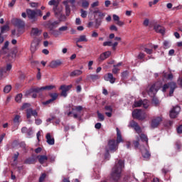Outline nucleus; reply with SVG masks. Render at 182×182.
Instances as JSON below:
<instances>
[{
	"instance_id": "obj_37",
	"label": "nucleus",
	"mask_w": 182,
	"mask_h": 182,
	"mask_svg": "<svg viewBox=\"0 0 182 182\" xmlns=\"http://www.w3.org/2000/svg\"><path fill=\"white\" fill-rule=\"evenodd\" d=\"M48 5H50V6H58V5H59V2L56 1V0H50L48 2Z\"/></svg>"
},
{
	"instance_id": "obj_8",
	"label": "nucleus",
	"mask_w": 182,
	"mask_h": 182,
	"mask_svg": "<svg viewBox=\"0 0 182 182\" xmlns=\"http://www.w3.org/2000/svg\"><path fill=\"white\" fill-rule=\"evenodd\" d=\"M163 122V118L161 117H155L152 119L151 123V127L152 129H156V127H159L160 123Z\"/></svg>"
},
{
	"instance_id": "obj_1",
	"label": "nucleus",
	"mask_w": 182,
	"mask_h": 182,
	"mask_svg": "<svg viewBox=\"0 0 182 182\" xmlns=\"http://www.w3.org/2000/svg\"><path fill=\"white\" fill-rule=\"evenodd\" d=\"M124 168V162L122 160H119L115 162V165L112 168L111 173V180L113 181H119L122 177V171Z\"/></svg>"
},
{
	"instance_id": "obj_13",
	"label": "nucleus",
	"mask_w": 182,
	"mask_h": 182,
	"mask_svg": "<svg viewBox=\"0 0 182 182\" xmlns=\"http://www.w3.org/2000/svg\"><path fill=\"white\" fill-rule=\"evenodd\" d=\"M129 126V127H132V129H134L138 134H140V133H141V128H140V126H139V124H137V122L134 121H131Z\"/></svg>"
},
{
	"instance_id": "obj_55",
	"label": "nucleus",
	"mask_w": 182,
	"mask_h": 182,
	"mask_svg": "<svg viewBox=\"0 0 182 182\" xmlns=\"http://www.w3.org/2000/svg\"><path fill=\"white\" fill-rule=\"evenodd\" d=\"M89 11H90V14H92H92H100V11L99 9H96L93 11V10H92V9L90 8Z\"/></svg>"
},
{
	"instance_id": "obj_56",
	"label": "nucleus",
	"mask_w": 182,
	"mask_h": 182,
	"mask_svg": "<svg viewBox=\"0 0 182 182\" xmlns=\"http://www.w3.org/2000/svg\"><path fill=\"white\" fill-rule=\"evenodd\" d=\"M60 22H65L66 21V16L65 15H61L59 19Z\"/></svg>"
},
{
	"instance_id": "obj_3",
	"label": "nucleus",
	"mask_w": 182,
	"mask_h": 182,
	"mask_svg": "<svg viewBox=\"0 0 182 182\" xmlns=\"http://www.w3.org/2000/svg\"><path fill=\"white\" fill-rule=\"evenodd\" d=\"M83 107L82 106H77L75 107H70V106L66 107V111L65 114H66L68 117L72 116L74 119H77L79 117V114L82 112Z\"/></svg>"
},
{
	"instance_id": "obj_64",
	"label": "nucleus",
	"mask_w": 182,
	"mask_h": 182,
	"mask_svg": "<svg viewBox=\"0 0 182 182\" xmlns=\"http://www.w3.org/2000/svg\"><path fill=\"white\" fill-rule=\"evenodd\" d=\"M177 132L178 134H181L182 133V125H180L178 128H177Z\"/></svg>"
},
{
	"instance_id": "obj_36",
	"label": "nucleus",
	"mask_w": 182,
	"mask_h": 182,
	"mask_svg": "<svg viewBox=\"0 0 182 182\" xmlns=\"http://www.w3.org/2000/svg\"><path fill=\"white\" fill-rule=\"evenodd\" d=\"M43 90H52L53 89H56V85H47L45 87H42Z\"/></svg>"
},
{
	"instance_id": "obj_4",
	"label": "nucleus",
	"mask_w": 182,
	"mask_h": 182,
	"mask_svg": "<svg viewBox=\"0 0 182 182\" xmlns=\"http://www.w3.org/2000/svg\"><path fill=\"white\" fill-rule=\"evenodd\" d=\"M132 117L138 120H144L147 117V114L141 109H135L132 112Z\"/></svg>"
},
{
	"instance_id": "obj_16",
	"label": "nucleus",
	"mask_w": 182,
	"mask_h": 182,
	"mask_svg": "<svg viewBox=\"0 0 182 182\" xmlns=\"http://www.w3.org/2000/svg\"><path fill=\"white\" fill-rule=\"evenodd\" d=\"M104 80H106V82H109L112 84L116 82V78L113 77V74L109 73L104 75Z\"/></svg>"
},
{
	"instance_id": "obj_50",
	"label": "nucleus",
	"mask_w": 182,
	"mask_h": 182,
	"mask_svg": "<svg viewBox=\"0 0 182 182\" xmlns=\"http://www.w3.org/2000/svg\"><path fill=\"white\" fill-rule=\"evenodd\" d=\"M119 70H120L117 67H116V65H114V68L112 70V73H114V75H117V72H119Z\"/></svg>"
},
{
	"instance_id": "obj_47",
	"label": "nucleus",
	"mask_w": 182,
	"mask_h": 182,
	"mask_svg": "<svg viewBox=\"0 0 182 182\" xmlns=\"http://www.w3.org/2000/svg\"><path fill=\"white\" fill-rule=\"evenodd\" d=\"M102 24V21L100 20H95V28H99V26Z\"/></svg>"
},
{
	"instance_id": "obj_14",
	"label": "nucleus",
	"mask_w": 182,
	"mask_h": 182,
	"mask_svg": "<svg viewBox=\"0 0 182 182\" xmlns=\"http://www.w3.org/2000/svg\"><path fill=\"white\" fill-rule=\"evenodd\" d=\"M112 55V52L106 51L100 54V57L98 58V62H103V60H106L107 58Z\"/></svg>"
},
{
	"instance_id": "obj_61",
	"label": "nucleus",
	"mask_w": 182,
	"mask_h": 182,
	"mask_svg": "<svg viewBox=\"0 0 182 182\" xmlns=\"http://www.w3.org/2000/svg\"><path fill=\"white\" fill-rule=\"evenodd\" d=\"M29 130V129H28L26 127H24L23 128H21V133H28V131Z\"/></svg>"
},
{
	"instance_id": "obj_42",
	"label": "nucleus",
	"mask_w": 182,
	"mask_h": 182,
	"mask_svg": "<svg viewBox=\"0 0 182 182\" xmlns=\"http://www.w3.org/2000/svg\"><path fill=\"white\" fill-rule=\"evenodd\" d=\"M11 89H12V87H11V85H6L4 89V93H9Z\"/></svg>"
},
{
	"instance_id": "obj_59",
	"label": "nucleus",
	"mask_w": 182,
	"mask_h": 182,
	"mask_svg": "<svg viewBox=\"0 0 182 182\" xmlns=\"http://www.w3.org/2000/svg\"><path fill=\"white\" fill-rule=\"evenodd\" d=\"M96 6H99V1H95L91 4V8H96Z\"/></svg>"
},
{
	"instance_id": "obj_44",
	"label": "nucleus",
	"mask_w": 182,
	"mask_h": 182,
	"mask_svg": "<svg viewBox=\"0 0 182 182\" xmlns=\"http://www.w3.org/2000/svg\"><path fill=\"white\" fill-rule=\"evenodd\" d=\"M45 178H46V173H43L39 178V182H43L45 181Z\"/></svg>"
},
{
	"instance_id": "obj_19",
	"label": "nucleus",
	"mask_w": 182,
	"mask_h": 182,
	"mask_svg": "<svg viewBox=\"0 0 182 182\" xmlns=\"http://www.w3.org/2000/svg\"><path fill=\"white\" fill-rule=\"evenodd\" d=\"M42 30L38 28H33L31 31V36H41Z\"/></svg>"
},
{
	"instance_id": "obj_33",
	"label": "nucleus",
	"mask_w": 182,
	"mask_h": 182,
	"mask_svg": "<svg viewBox=\"0 0 182 182\" xmlns=\"http://www.w3.org/2000/svg\"><path fill=\"white\" fill-rule=\"evenodd\" d=\"M79 42H87V38H86V36H80V37L77 39V43Z\"/></svg>"
},
{
	"instance_id": "obj_53",
	"label": "nucleus",
	"mask_w": 182,
	"mask_h": 182,
	"mask_svg": "<svg viewBox=\"0 0 182 182\" xmlns=\"http://www.w3.org/2000/svg\"><path fill=\"white\" fill-rule=\"evenodd\" d=\"M8 46H9V41H6L4 43V46L2 48L3 50H5V49H8Z\"/></svg>"
},
{
	"instance_id": "obj_6",
	"label": "nucleus",
	"mask_w": 182,
	"mask_h": 182,
	"mask_svg": "<svg viewBox=\"0 0 182 182\" xmlns=\"http://www.w3.org/2000/svg\"><path fill=\"white\" fill-rule=\"evenodd\" d=\"M160 82H156L149 87L148 90V95L151 96V97H154L157 92H159V89H160Z\"/></svg>"
},
{
	"instance_id": "obj_38",
	"label": "nucleus",
	"mask_w": 182,
	"mask_h": 182,
	"mask_svg": "<svg viewBox=\"0 0 182 182\" xmlns=\"http://www.w3.org/2000/svg\"><path fill=\"white\" fill-rule=\"evenodd\" d=\"M140 139H141V141H146V143H148V141H149V139L147 138V136H146V134H141L140 135Z\"/></svg>"
},
{
	"instance_id": "obj_28",
	"label": "nucleus",
	"mask_w": 182,
	"mask_h": 182,
	"mask_svg": "<svg viewBox=\"0 0 182 182\" xmlns=\"http://www.w3.org/2000/svg\"><path fill=\"white\" fill-rule=\"evenodd\" d=\"M23 33V31H21V28H18L12 30L11 31V35L13 36H16V38H19V36H21V35H22Z\"/></svg>"
},
{
	"instance_id": "obj_49",
	"label": "nucleus",
	"mask_w": 182,
	"mask_h": 182,
	"mask_svg": "<svg viewBox=\"0 0 182 182\" xmlns=\"http://www.w3.org/2000/svg\"><path fill=\"white\" fill-rule=\"evenodd\" d=\"M30 6H31V8H38V6H39V4L31 2L30 3Z\"/></svg>"
},
{
	"instance_id": "obj_11",
	"label": "nucleus",
	"mask_w": 182,
	"mask_h": 182,
	"mask_svg": "<svg viewBox=\"0 0 182 182\" xmlns=\"http://www.w3.org/2000/svg\"><path fill=\"white\" fill-rule=\"evenodd\" d=\"M73 87L72 85H63L60 86V89L62 90L61 92V96H63V97H66L68 96V92L70 90V88Z\"/></svg>"
},
{
	"instance_id": "obj_18",
	"label": "nucleus",
	"mask_w": 182,
	"mask_h": 182,
	"mask_svg": "<svg viewBox=\"0 0 182 182\" xmlns=\"http://www.w3.org/2000/svg\"><path fill=\"white\" fill-rule=\"evenodd\" d=\"M169 87H170V92H169V96H173V94L174 93V90L177 89V83L175 82H171L168 83Z\"/></svg>"
},
{
	"instance_id": "obj_54",
	"label": "nucleus",
	"mask_w": 182,
	"mask_h": 182,
	"mask_svg": "<svg viewBox=\"0 0 182 182\" xmlns=\"http://www.w3.org/2000/svg\"><path fill=\"white\" fill-rule=\"evenodd\" d=\"M67 29H68V26H65L60 27L58 31H60V32H65V31H66Z\"/></svg>"
},
{
	"instance_id": "obj_57",
	"label": "nucleus",
	"mask_w": 182,
	"mask_h": 182,
	"mask_svg": "<svg viewBox=\"0 0 182 182\" xmlns=\"http://www.w3.org/2000/svg\"><path fill=\"white\" fill-rule=\"evenodd\" d=\"M103 46H112V41H105L103 43Z\"/></svg>"
},
{
	"instance_id": "obj_39",
	"label": "nucleus",
	"mask_w": 182,
	"mask_h": 182,
	"mask_svg": "<svg viewBox=\"0 0 182 182\" xmlns=\"http://www.w3.org/2000/svg\"><path fill=\"white\" fill-rule=\"evenodd\" d=\"M97 114L98 116L100 122H103L105 120V115H103V114L100 113L99 111H97Z\"/></svg>"
},
{
	"instance_id": "obj_9",
	"label": "nucleus",
	"mask_w": 182,
	"mask_h": 182,
	"mask_svg": "<svg viewBox=\"0 0 182 182\" xmlns=\"http://www.w3.org/2000/svg\"><path fill=\"white\" fill-rule=\"evenodd\" d=\"M181 111V108L178 106H176L172 108L170 111L169 116L171 119H176L177 116H178L180 112Z\"/></svg>"
},
{
	"instance_id": "obj_27",
	"label": "nucleus",
	"mask_w": 182,
	"mask_h": 182,
	"mask_svg": "<svg viewBox=\"0 0 182 182\" xmlns=\"http://www.w3.org/2000/svg\"><path fill=\"white\" fill-rule=\"evenodd\" d=\"M53 11L55 15H60V13L63 11V8L59 7V4H57V6L53 7Z\"/></svg>"
},
{
	"instance_id": "obj_58",
	"label": "nucleus",
	"mask_w": 182,
	"mask_h": 182,
	"mask_svg": "<svg viewBox=\"0 0 182 182\" xmlns=\"http://www.w3.org/2000/svg\"><path fill=\"white\" fill-rule=\"evenodd\" d=\"M92 65H93V60L89 61V63H88V69H89L90 70H92V69H93V68H92Z\"/></svg>"
},
{
	"instance_id": "obj_22",
	"label": "nucleus",
	"mask_w": 182,
	"mask_h": 182,
	"mask_svg": "<svg viewBox=\"0 0 182 182\" xmlns=\"http://www.w3.org/2000/svg\"><path fill=\"white\" fill-rule=\"evenodd\" d=\"M62 65V61L60 60H55L50 63V68H52V69H55L58 68V66H60Z\"/></svg>"
},
{
	"instance_id": "obj_7",
	"label": "nucleus",
	"mask_w": 182,
	"mask_h": 182,
	"mask_svg": "<svg viewBox=\"0 0 182 182\" xmlns=\"http://www.w3.org/2000/svg\"><path fill=\"white\" fill-rule=\"evenodd\" d=\"M11 23L14 26H17L18 29H23L25 28V21L23 20L20 19V18H13L11 20Z\"/></svg>"
},
{
	"instance_id": "obj_34",
	"label": "nucleus",
	"mask_w": 182,
	"mask_h": 182,
	"mask_svg": "<svg viewBox=\"0 0 182 182\" xmlns=\"http://www.w3.org/2000/svg\"><path fill=\"white\" fill-rule=\"evenodd\" d=\"M14 124H19L22 119H21V117L19 115H16L13 119Z\"/></svg>"
},
{
	"instance_id": "obj_63",
	"label": "nucleus",
	"mask_w": 182,
	"mask_h": 182,
	"mask_svg": "<svg viewBox=\"0 0 182 182\" xmlns=\"http://www.w3.org/2000/svg\"><path fill=\"white\" fill-rule=\"evenodd\" d=\"M149 22H150V21H149V18H146V19H145V20L144 21L143 25H144V26H149Z\"/></svg>"
},
{
	"instance_id": "obj_40",
	"label": "nucleus",
	"mask_w": 182,
	"mask_h": 182,
	"mask_svg": "<svg viewBox=\"0 0 182 182\" xmlns=\"http://www.w3.org/2000/svg\"><path fill=\"white\" fill-rule=\"evenodd\" d=\"M15 100L17 103H21V100H22V94L17 95L15 97Z\"/></svg>"
},
{
	"instance_id": "obj_48",
	"label": "nucleus",
	"mask_w": 182,
	"mask_h": 182,
	"mask_svg": "<svg viewBox=\"0 0 182 182\" xmlns=\"http://www.w3.org/2000/svg\"><path fill=\"white\" fill-rule=\"evenodd\" d=\"M50 16V13L48 11V12L46 13V15H44L43 16V21H46L48 19V18H49Z\"/></svg>"
},
{
	"instance_id": "obj_26",
	"label": "nucleus",
	"mask_w": 182,
	"mask_h": 182,
	"mask_svg": "<svg viewBox=\"0 0 182 182\" xmlns=\"http://www.w3.org/2000/svg\"><path fill=\"white\" fill-rule=\"evenodd\" d=\"M12 70V65L11 63L7 64L6 66L1 68V72L4 73H9Z\"/></svg>"
},
{
	"instance_id": "obj_52",
	"label": "nucleus",
	"mask_w": 182,
	"mask_h": 182,
	"mask_svg": "<svg viewBox=\"0 0 182 182\" xmlns=\"http://www.w3.org/2000/svg\"><path fill=\"white\" fill-rule=\"evenodd\" d=\"M139 137H137V141H134V147L136 148V149H137V147H139Z\"/></svg>"
},
{
	"instance_id": "obj_60",
	"label": "nucleus",
	"mask_w": 182,
	"mask_h": 182,
	"mask_svg": "<svg viewBox=\"0 0 182 182\" xmlns=\"http://www.w3.org/2000/svg\"><path fill=\"white\" fill-rule=\"evenodd\" d=\"M110 31H115V32H117V27L114 25H112L109 27Z\"/></svg>"
},
{
	"instance_id": "obj_31",
	"label": "nucleus",
	"mask_w": 182,
	"mask_h": 182,
	"mask_svg": "<svg viewBox=\"0 0 182 182\" xmlns=\"http://www.w3.org/2000/svg\"><path fill=\"white\" fill-rule=\"evenodd\" d=\"M42 90H43V89H42V87H41L31 88L28 91V94L31 95V93H39L40 92H42Z\"/></svg>"
},
{
	"instance_id": "obj_41",
	"label": "nucleus",
	"mask_w": 182,
	"mask_h": 182,
	"mask_svg": "<svg viewBox=\"0 0 182 182\" xmlns=\"http://www.w3.org/2000/svg\"><path fill=\"white\" fill-rule=\"evenodd\" d=\"M90 79L92 80H98V79H100V75H91Z\"/></svg>"
},
{
	"instance_id": "obj_30",
	"label": "nucleus",
	"mask_w": 182,
	"mask_h": 182,
	"mask_svg": "<svg viewBox=\"0 0 182 182\" xmlns=\"http://www.w3.org/2000/svg\"><path fill=\"white\" fill-rule=\"evenodd\" d=\"M82 73H83V72H82V70H75L70 74V76H71V77H75V76H80V75H82Z\"/></svg>"
},
{
	"instance_id": "obj_32",
	"label": "nucleus",
	"mask_w": 182,
	"mask_h": 182,
	"mask_svg": "<svg viewBox=\"0 0 182 182\" xmlns=\"http://www.w3.org/2000/svg\"><path fill=\"white\" fill-rule=\"evenodd\" d=\"M142 156L144 157V159H146V160L150 159V152H149V151H147V149H145L144 151H142Z\"/></svg>"
},
{
	"instance_id": "obj_45",
	"label": "nucleus",
	"mask_w": 182,
	"mask_h": 182,
	"mask_svg": "<svg viewBox=\"0 0 182 182\" xmlns=\"http://www.w3.org/2000/svg\"><path fill=\"white\" fill-rule=\"evenodd\" d=\"M81 16L82 18H86L87 16V11L81 9Z\"/></svg>"
},
{
	"instance_id": "obj_20",
	"label": "nucleus",
	"mask_w": 182,
	"mask_h": 182,
	"mask_svg": "<svg viewBox=\"0 0 182 182\" xmlns=\"http://www.w3.org/2000/svg\"><path fill=\"white\" fill-rule=\"evenodd\" d=\"M46 139L48 144L50 146H53V144H55V138L50 135V133H47Z\"/></svg>"
},
{
	"instance_id": "obj_51",
	"label": "nucleus",
	"mask_w": 182,
	"mask_h": 182,
	"mask_svg": "<svg viewBox=\"0 0 182 182\" xmlns=\"http://www.w3.org/2000/svg\"><path fill=\"white\" fill-rule=\"evenodd\" d=\"M152 103L153 105H154L155 106H157V105H159V100L157 98L154 97L152 99Z\"/></svg>"
},
{
	"instance_id": "obj_43",
	"label": "nucleus",
	"mask_w": 182,
	"mask_h": 182,
	"mask_svg": "<svg viewBox=\"0 0 182 182\" xmlns=\"http://www.w3.org/2000/svg\"><path fill=\"white\" fill-rule=\"evenodd\" d=\"M82 8H85V9L89 8V1L86 0L82 1Z\"/></svg>"
},
{
	"instance_id": "obj_15",
	"label": "nucleus",
	"mask_w": 182,
	"mask_h": 182,
	"mask_svg": "<svg viewBox=\"0 0 182 182\" xmlns=\"http://www.w3.org/2000/svg\"><path fill=\"white\" fill-rule=\"evenodd\" d=\"M58 96H59V95H58V93H56V92L50 93V97H51V99L43 102V105H50V103H53V102H55V100H56V99H58Z\"/></svg>"
},
{
	"instance_id": "obj_46",
	"label": "nucleus",
	"mask_w": 182,
	"mask_h": 182,
	"mask_svg": "<svg viewBox=\"0 0 182 182\" xmlns=\"http://www.w3.org/2000/svg\"><path fill=\"white\" fill-rule=\"evenodd\" d=\"M144 52H146V53H147V55H151V53H153V49L145 48Z\"/></svg>"
},
{
	"instance_id": "obj_29",
	"label": "nucleus",
	"mask_w": 182,
	"mask_h": 182,
	"mask_svg": "<svg viewBox=\"0 0 182 182\" xmlns=\"http://www.w3.org/2000/svg\"><path fill=\"white\" fill-rule=\"evenodd\" d=\"M37 159H38L40 164H43L46 161H48V157L46 156V155H40V156H37Z\"/></svg>"
},
{
	"instance_id": "obj_17",
	"label": "nucleus",
	"mask_w": 182,
	"mask_h": 182,
	"mask_svg": "<svg viewBox=\"0 0 182 182\" xmlns=\"http://www.w3.org/2000/svg\"><path fill=\"white\" fill-rule=\"evenodd\" d=\"M154 29L157 33H161V35H164L166 32V28L159 24H155L154 26Z\"/></svg>"
},
{
	"instance_id": "obj_35",
	"label": "nucleus",
	"mask_w": 182,
	"mask_h": 182,
	"mask_svg": "<svg viewBox=\"0 0 182 182\" xmlns=\"http://www.w3.org/2000/svg\"><path fill=\"white\" fill-rule=\"evenodd\" d=\"M1 29V35H2L3 33H5V32H6L7 31H9V25H5L3 26L0 28Z\"/></svg>"
},
{
	"instance_id": "obj_5",
	"label": "nucleus",
	"mask_w": 182,
	"mask_h": 182,
	"mask_svg": "<svg viewBox=\"0 0 182 182\" xmlns=\"http://www.w3.org/2000/svg\"><path fill=\"white\" fill-rule=\"evenodd\" d=\"M118 148L119 147L116 141L110 140L109 141L108 144L105 148V150L107 154H109V151H110L111 153H114V151H116V150H117Z\"/></svg>"
},
{
	"instance_id": "obj_23",
	"label": "nucleus",
	"mask_w": 182,
	"mask_h": 182,
	"mask_svg": "<svg viewBox=\"0 0 182 182\" xmlns=\"http://www.w3.org/2000/svg\"><path fill=\"white\" fill-rule=\"evenodd\" d=\"M113 21L115 22L116 25L118 26H123L124 25V23L122 21H120V17L116 14H113L112 16Z\"/></svg>"
},
{
	"instance_id": "obj_62",
	"label": "nucleus",
	"mask_w": 182,
	"mask_h": 182,
	"mask_svg": "<svg viewBox=\"0 0 182 182\" xmlns=\"http://www.w3.org/2000/svg\"><path fill=\"white\" fill-rule=\"evenodd\" d=\"M105 109L107 112H113V108L111 106H105Z\"/></svg>"
},
{
	"instance_id": "obj_10",
	"label": "nucleus",
	"mask_w": 182,
	"mask_h": 182,
	"mask_svg": "<svg viewBox=\"0 0 182 182\" xmlns=\"http://www.w3.org/2000/svg\"><path fill=\"white\" fill-rule=\"evenodd\" d=\"M40 42H41V41L39 40V38H35L33 39V41L31 43V48H30L31 53H35V52H36V50H38V46H39Z\"/></svg>"
},
{
	"instance_id": "obj_24",
	"label": "nucleus",
	"mask_w": 182,
	"mask_h": 182,
	"mask_svg": "<svg viewBox=\"0 0 182 182\" xmlns=\"http://www.w3.org/2000/svg\"><path fill=\"white\" fill-rule=\"evenodd\" d=\"M63 5L65 6V14L67 16L70 15V6H69V0H65L63 2Z\"/></svg>"
},
{
	"instance_id": "obj_21",
	"label": "nucleus",
	"mask_w": 182,
	"mask_h": 182,
	"mask_svg": "<svg viewBox=\"0 0 182 182\" xmlns=\"http://www.w3.org/2000/svg\"><path fill=\"white\" fill-rule=\"evenodd\" d=\"M26 114H27V119H31L32 116H34V117H36L38 116V112L36 110L32 109V108H29L26 110Z\"/></svg>"
},
{
	"instance_id": "obj_25",
	"label": "nucleus",
	"mask_w": 182,
	"mask_h": 182,
	"mask_svg": "<svg viewBox=\"0 0 182 182\" xmlns=\"http://www.w3.org/2000/svg\"><path fill=\"white\" fill-rule=\"evenodd\" d=\"M117 130V144H119V143H122L123 141V138H122V132H120V129L119 128L116 129Z\"/></svg>"
},
{
	"instance_id": "obj_2",
	"label": "nucleus",
	"mask_w": 182,
	"mask_h": 182,
	"mask_svg": "<svg viewBox=\"0 0 182 182\" xmlns=\"http://www.w3.org/2000/svg\"><path fill=\"white\" fill-rule=\"evenodd\" d=\"M43 14L42 13V11L41 9H27L26 10V13L23 12L21 14L22 18H26V16H28V19L31 21V22H36L38 21V16L42 17Z\"/></svg>"
},
{
	"instance_id": "obj_12",
	"label": "nucleus",
	"mask_w": 182,
	"mask_h": 182,
	"mask_svg": "<svg viewBox=\"0 0 182 182\" xmlns=\"http://www.w3.org/2000/svg\"><path fill=\"white\" fill-rule=\"evenodd\" d=\"M140 106H143L144 109H147V107H149V100H139L135 102L134 104V107H140Z\"/></svg>"
}]
</instances>
